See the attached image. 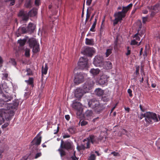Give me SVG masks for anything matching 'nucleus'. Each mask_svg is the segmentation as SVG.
Segmentation results:
<instances>
[{
    "label": "nucleus",
    "instance_id": "c9c22d12",
    "mask_svg": "<svg viewBox=\"0 0 160 160\" xmlns=\"http://www.w3.org/2000/svg\"><path fill=\"white\" fill-rule=\"evenodd\" d=\"M8 63H11L12 65L15 66L16 65V62L15 61V59L11 58Z\"/></svg>",
    "mask_w": 160,
    "mask_h": 160
},
{
    "label": "nucleus",
    "instance_id": "4468645a",
    "mask_svg": "<svg viewBox=\"0 0 160 160\" xmlns=\"http://www.w3.org/2000/svg\"><path fill=\"white\" fill-rule=\"evenodd\" d=\"M83 94V93L82 89L80 88H78L75 91V96L78 98H81Z\"/></svg>",
    "mask_w": 160,
    "mask_h": 160
},
{
    "label": "nucleus",
    "instance_id": "b1692460",
    "mask_svg": "<svg viewBox=\"0 0 160 160\" xmlns=\"http://www.w3.org/2000/svg\"><path fill=\"white\" fill-rule=\"evenodd\" d=\"M94 92L95 94L98 96H101L103 95L104 91L101 88H98L95 90Z\"/></svg>",
    "mask_w": 160,
    "mask_h": 160
},
{
    "label": "nucleus",
    "instance_id": "6e6d98bb",
    "mask_svg": "<svg viewBox=\"0 0 160 160\" xmlns=\"http://www.w3.org/2000/svg\"><path fill=\"white\" fill-rule=\"evenodd\" d=\"M148 17H144L142 18V22L144 23L146 22V21L147 20Z\"/></svg>",
    "mask_w": 160,
    "mask_h": 160
},
{
    "label": "nucleus",
    "instance_id": "603ef678",
    "mask_svg": "<svg viewBox=\"0 0 160 160\" xmlns=\"http://www.w3.org/2000/svg\"><path fill=\"white\" fill-rule=\"evenodd\" d=\"M63 135V138H68L70 137V136L68 134H62Z\"/></svg>",
    "mask_w": 160,
    "mask_h": 160
},
{
    "label": "nucleus",
    "instance_id": "7c9ffc66",
    "mask_svg": "<svg viewBox=\"0 0 160 160\" xmlns=\"http://www.w3.org/2000/svg\"><path fill=\"white\" fill-rule=\"evenodd\" d=\"M97 18L96 17H95V18L94 20V23H93V24L92 27L91 28V31L92 32H94L95 31V26L97 22Z\"/></svg>",
    "mask_w": 160,
    "mask_h": 160
},
{
    "label": "nucleus",
    "instance_id": "423d86ee",
    "mask_svg": "<svg viewBox=\"0 0 160 160\" xmlns=\"http://www.w3.org/2000/svg\"><path fill=\"white\" fill-rule=\"evenodd\" d=\"M2 87L3 89V91H4V92L2 94V99H3L4 101L6 102L11 100L12 98V97L9 94H8V92H7L6 91L4 90V89L5 88L6 89H7V90H8V86H6L5 83L3 84L2 85Z\"/></svg>",
    "mask_w": 160,
    "mask_h": 160
},
{
    "label": "nucleus",
    "instance_id": "09e8293b",
    "mask_svg": "<svg viewBox=\"0 0 160 160\" xmlns=\"http://www.w3.org/2000/svg\"><path fill=\"white\" fill-rule=\"evenodd\" d=\"M138 42L136 41H131V45H137Z\"/></svg>",
    "mask_w": 160,
    "mask_h": 160
},
{
    "label": "nucleus",
    "instance_id": "ea45409f",
    "mask_svg": "<svg viewBox=\"0 0 160 160\" xmlns=\"http://www.w3.org/2000/svg\"><path fill=\"white\" fill-rule=\"evenodd\" d=\"M101 99L104 102H107L109 100V98L108 96L102 97Z\"/></svg>",
    "mask_w": 160,
    "mask_h": 160
},
{
    "label": "nucleus",
    "instance_id": "c03bdc74",
    "mask_svg": "<svg viewBox=\"0 0 160 160\" xmlns=\"http://www.w3.org/2000/svg\"><path fill=\"white\" fill-rule=\"evenodd\" d=\"M95 52V49L93 47H91V57H92L93 54Z\"/></svg>",
    "mask_w": 160,
    "mask_h": 160
},
{
    "label": "nucleus",
    "instance_id": "a878e982",
    "mask_svg": "<svg viewBox=\"0 0 160 160\" xmlns=\"http://www.w3.org/2000/svg\"><path fill=\"white\" fill-rule=\"evenodd\" d=\"M32 0H26L24 7L27 8H30L32 7Z\"/></svg>",
    "mask_w": 160,
    "mask_h": 160
},
{
    "label": "nucleus",
    "instance_id": "f257e3e1",
    "mask_svg": "<svg viewBox=\"0 0 160 160\" xmlns=\"http://www.w3.org/2000/svg\"><path fill=\"white\" fill-rule=\"evenodd\" d=\"M18 106V103L17 102L13 103H8L6 102L3 99H0V107H4L7 109H0V116L2 118L3 121L0 120V125L3 122L5 118L7 120L9 121L12 118L14 115V112Z\"/></svg>",
    "mask_w": 160,
    "mask_h": 160
},
{
    "label": "nucleus",
    "instance_id": "1a4fd4ad",
    "mask_svg": "<svg viewBox=\"0 0 160 160\" xmlns=\"http://www.w3.org/2000/svg\"><path fill=\"white\" fill-rule=\"evenodd\" d=\"M104 62V58L102 56H96L93 61V64L96 67L102 68Z\"/></svg>",
    "mask_w": 160,
    "mask_h": 160
},
{
    "label": "nucleus",
    "instance_id": "58836bf2",
    "mask_svg": "<svg viewBox=\"0 0 160 160\" xmlns=\"http://www.w3.org/2000/svg\"><path fill=\"white\" fill-rule=\"evenodd\" d=\"M77 148L78 151H80L82 150H83L85 148V146L83 145H78L77 147Z\"/></svg>",
    "mask_w": 160,
    "mask_h": 160
},
{
    "label": "nucleus",
    "instance_id": "a211bd4d",
    "mask_svg": "<svg viewBox=\"0 0 160 160\" xmlns=\"http://www.w3.org/2000/svg\"><path fill=\"white\" fill-rule=\"evenodd\" d=\"M145 32V30H143L139 32V30H138V33L135 34L133 38H135L136 40H140V37H142V35H144Z\"/></svg>",
    "mask_w": 160,
    "mask_h": 160
},
{
    "label": "nucleus",
    "instance_id": "e2e57ef3",
    "mask_svg": "<svg viewBox=\"0 0 160 160\" xmlns=\"http://www.w3.org/2000/svg\"><path fill=\"white\" fill-rule=\"evenodd\" d=\"M85 0H84V2L83 4V8H82V14L81 17L82 18L83 17V15H84V5H85Z\"/></svg>",
    "mask_w": 160,
    "mask_h": 160
},
{
    "label": "nucleus",
    "instance_id": "8fccbe9b",
    "mask_svg": "<svg viewBox=\"0 0 160 160\" xmlns=\"http://www.w3.org/2000/svg\"><path fill=\"white\" fill-rule=\"evenodd\" d=\"M40 4V0H35V4L37 6H38Z\"/></svg>",
    "mask_w": 160,
    "mask_h": 160
},
{
    "label": "nucleus",
    "instance_id": "ddd939ff",
    "mask_svg": "<svg viewBox=\"0 0 160 160\" xmlns=\"http://www.w3.org/2000/svg\"><path fill=\"white\" fill-rule=\"evenodd\" d=\"M63 144V141L62 140L61 141V143L60 145V148H63L67 149H68L72 148V143L68 142H66L64 143L62 146Z\"/></svg>",
    "mask_w": 160,
    "mask_h": 160
},
{
    "label": "nucleus",
    "instance_id": "c756f323",
    "mask_svg": "<svg viewBox=\"0 0 160 160\" xmlns=\"http://www.w3.org/2000/svg\"><path fill=\"white\" fill-rule=\"evenodd\" d=\"M110 47L111 48L108 49L106 50V52L105 53L106 57H108L112 52V46H111Z\"/></svg>",
    "mask_w": 160,
    "mask_h": 160
},
{
    "label": "nucleus",
    "instance_id": "72a5a7b5",
    "mask_svg": "<svg viewBox=\"0 0 160 160\" xmlns=\"http://www.w3.org/2000/svg\"><path fill=\"white\" fill-rule=\"evenodd\" d=\"M115 19L113 20V25L114 26L116 25V24H117L119 22H121V21L118 18L116 17H115Z\"/></svg>",
    "mask_w": 160,
    "mask_h": 160
},
{
    "label": "nucleus",
    "instance_id": "79ce46f5",
    "mask_svg": "<svg viewBox=\"0 0 160 160\" xmlns=\"http://www.w3.org/2000/svg\"><path fill=\"white\" fill-rule=\"evenodd\" d=\"M26 41H18V42L21 46H23L25 43Z\"/></svg>",
    "mask_w": 160,
    "mask_h": 160
},
{
    "label": "nucleus",
    "instance_id": "39448f33",
    "mask_svg": "<svg viewBox=\"0 0 160 160\" xmlns=\"http://www.w3.org/2000/svg\"><path fill=\"white\" fill-rule=\"evenodd\" d=\"M147 118H145V120L146 122L149 124L152 122V120L154 122L158 121V118L157 114L154 112H148L146 115Z\"/></svg>",
    "mask_w": 160,
    "mask_h": 160
},
{
    "label": "nucleus",
    "instance_id": "6e6552de",
    "mask_svg": "<svg viewBox=\"0 0 160 160\" xmlns=\"http://www.w3.org/2000/svg\"><path fill=\"white\" fill-rule=\"evenodd\" d=\"M28 42L30 47L33 48V52L36 53L39 51V45L37 41H28Z\"/></svg>",
    "mask_w": 160,
    "mask_h": 160
},
{
    "label": "nucleus",
    "instance_id": "4be33fe9",
    "mask_svg": "<svg viewBox=\"0 0 160 160\" xmlns=\"http://www.w3.org/2000/svg\"><path fill=\"white\" fill-rule=\"evenodd\" d=\"M38 12V10L35 8H33L28 12L29 16L33 17L37 15Z\"/></svg>",
    "mask_w": 160,
    "mask_h": 160
},
{
    "label": "nucleus",
    "instance_id": "412c9836",
    "mask_svg": "<svg viewBox=\"0 0 160 160\" xmlns=\"http://www.w3.org/2000/svg\"><path fill=\"white\" fill-rule=\"evenodd\" d=\"M148 9L152 10L156 12L160 11V4H157L153 6L148 7Z\"/></svg>",
    "mask_w": 160,
    "mask_h": 160
},
{
    "label": "nucleus",
    "instance_id": "dca6fc26",
    "mask_svg": "<svg viewBox=\"0 0 160 160\" xmlns=\"http://www.w3.org/2000/svg\"><path fill=\"white\" fill-rule=\"evenodd\" d=\"M81 52L84 55L90 56V48L89 47L85 46L83 48Z\"/></svg>",
    "mask_w": 160,
    "mask_h": 160
},
{
    "label": "nucleus",
    "instance_id": "7ed1b4c3",
    "mask_svg": "<svg viewBox=\"0 0 160 160\" xmlns=\"http://www.w3.org/2000/svg\"><path fill=\"white\" fill-rule=\"evenodd\" d=\"M132 6V3H130L126 7H123L121 11H119L115 12L114 15V17H116L121 21L122 18H124L128 11L131 8Z\"/></svg>",
    "mask_w": 160,
    "mask_h": 160
},
{
    "label": "nucleus",
    "instance_id": "a19ab883",
    "mask_svg": "<svg viewBox=\"0 0 160 160\" xmlns=\"http://www.w3.org/2000/svg\"><path fill=\"white\" fill-rule=\"evenodd\" d=\"M147 113V112H146L145 113H142L141 114L140 116H139V118H140V119H142L143 118H147V116L146 115Z\"/></svg>",
    "mask_w": 160,
    "mask_h": 160
},
{
    "label": "nucleus",
    "instance_id": "0e129e2a",
    "mask_svg": "<svg viewBox=\"0 0 160 160\" xmlns=\"http://www.w3.org/2000/svg\"><path fill=\"white\" fill-rule=\"evenodd\" d=\"M72 160H78V158L76 157L75 156L74 154L73 156L72 157Z\"/></svg>",
    "mask_w": 160,
    "mask_h": 160
},
{
    "label": "nucleus",
    "instance_id": "9d476101",
    "mask_svg": "<svg viewBox=\"0 0 160 160\" xmlns=\"http://www.w3.org/2000/svg\"><path fill=\"white\" fill-rule=\"evenodd\" d=\"M72 107L76 110L77 114L78 115H80L82 113V109L81 103L74 101L72 104Z\"/></svg>",
    "mask_w": 160,
    "mask_h": 160
},
{
    "label": "nucleus",
    "instance_id": "e433bc0d",
    "mask_svg": "<svg viewBox=\"0 0 160 160\" xmlns=\"http://www.w3.org/2000/svg\"><path fill=\"white\" fill-rule=\"evenodd\" d=\"M25 55L27 57H29L30 56V49L26 48L25 50Z\"/></svg>",
    "mask_w": 160,
    "mask_h": 160
},
{
    "label": "nucleus",
    "instance_id": "2f4dec72",
    "mask_svg": "<svg viewBox=\"0 0 160 160\" xmlns=\"http://www.w3.org/2000/svg\"><path fill=\"white\" fill-rule=\"evenodd\" d=\"M68 131L71 133L74 134L76 132V129L74 127L72 126L70 127L68 129Z\"/></svg>",
    "mask_w": 160,
    "mask_h": 160
},
{
    "label": "nucleus",
    "instance_id": "aec40b11",
    "mask_svg": "<svg viewBox=\"0 0 160 160\" xmlns=\"http://www.w3.org/2000/svg\"><path fill=\"white\" fill-rule=\"evenodd\" d=\"M83 89L85 93L89 92L90 90V85L89 82H85L83 86Z\"/></svg>",
    "mask_w": 160,
    "mask_h": 160
},
{
    "label": "nucleus",
    "instance_id": "c85d7f7f",
    "mask_svg": "<svg viewBox=\"0 0 160 160\" xmlns=\"http://www.w3.org/2000/svg\"><path fill=\"white\" fill-rule=\"evenodd\" d=\"M21 31L23 33H26L28 32L27 27H22L18 28V31Z\"/></svg>",
    "mask_w": 160,
    "mask_h": 160
},
{
    "label": "nucleus",
    "instance_id": "a18cd8bd",
    "mask_svg": "<svg viewBox=\"0 0 160 160\" xmlns=\"http://www.w3.org/2000/svg\"><path fill=\"white\" fill-rule=\"evenodd\" d=\"M111 154H113L114 156H120V154L118 152H116L114 151L112 152L111 153Z\"/></svg>",
    "mask_w": 160,
    "mask_h": 160
},
{
    "label": "nucleus",
    "instance_id": "49530a36",
    "mask_svg": "<svg viewBox=\"0 0 160 160\" xmlns=\"http://www.w3.org/2000/svg\"><path fill=\"white\" fill-rule=\"evenodd\" d=\"M96 156L94 154H91V160H95Z\"/></svg>",
    "mask_w": 160,
    "mask_h": 160
},
{
    "label": "nucleus",
    "instance_id": "f8f14e48",
    "mask_svg": "<svg viewBox=\"0 0 160 160\" xmlns=\"http://www.w3.org/2000/svg\"><path fill=\"white\" fill-rule=\"evenodd\" d=\"M107 76L105 75H102L100 77V79L98 81V83L101 85H106L108 82Z\"/></svg>",
    "mask_w": 160,
    "mask_h": 160
},
{
    "label": "nucleus",
    "instance_id": "393cba45",
    "mask_svg": "<svg viewBox=\"0 0 160 160\" xmlns=\"http://www.w3.org/2000/svg\"><path fill=\"white\" fill-rule=\"evenodd\" d=\"M99 141V139L96 136L91 135V143L92 144L98 143Z\"/></svg>",
    "mask_w": 160,
    "mask_h": 160
},
{
    "label": "nucleus",
    "instance_id": "bf43d9fd",
    "mask_svg": "<svg viewBox=\"0 0 160 160\" xmlns=\"http://www.w3.org/2000/svg\"><path fill=\"white\" fill-rule=\"evenodd\" d=\"M9 124L8 123H6L2 126V128H6L9 125Z\"/></svg>",
    "mask_w": 160,
    "mask_h": 160
},
{
    "label": "nucleus",
    "instance_id": "37998d69",
    "mask_svg": "<svg viewBox=\"0 0 160 160\" xmlns=\"http://www.w3.org/2000/svg\"><path fill=\"white\" fill-rule=\"evenodd\" d=\"M58 150L60 152V154L61 157L65 155V152L63 150H61L60 148Z\"/></svg>",
    "mask_w": 160,
    "mask_h": 160
},
{
    "label": "nucleus",
    "instance_id": "864d4df0",
    "mask_svg": "<svg viewBox=\"0 0 160 160\" xmlns=\"http://www.w3.org/2000/svg\"><path fill=\"white\" fill-rule=\"evenodd\" d=\"M21 31H18H18L16 32L15 35L17 37H18L21 35Z\"/></svg>",
    "mask_w": 160,
    "mask_h": 160
},
{
    "label": "nucleus",
    "instance_id": "473e14b6",
    "mask_svg": "<svg viewBox=\"0 0 160 160\" xmlns=\"http://www.w3.org/2000/svg\"><path fill=\"white\" fill-rule=\"evenodd\" d=\"M120 47V45L118 42V41H115L114 42V48L115 50H117Z\"/></svg>",
    "mask_w": 160,
    "mask_h": 160
},
{
    "label": "nucleus",
    "instance_id": "4c0bfd02",
    "mask_svg": "<svg viewBox=\"0 0 160 160\" xmlns=\"http://www.w3.org/2000/svg\"><path fill=\"white\" fill-rule=\"evenodd\" d=\"M25 82L28 84L31 85L33 82V79L32 78H30L28 80H25Z\"/></svg>",
    "mask_w": 160,
    "mask_h": 160
},
{
    "label": "nucleus",
    "instance_id": "cd10ccee",
    "mask_svg": "<svg viewBox=\"0 0 160 160\" xmlns=\"http://www.w3.org/2000/svg\"><path fill=\"white\" fill-rule=\"evenodd\" d=\"M48 69V67L47 64L45 63L44 68L43 66L42 67V75L46 74L47 72Z\"/></svg>",
    "mask_w": 160,
    "mask_h": 160
},
{
    "label": "nucleus",
    "instance_id": "5701e85b",
    "mask_svg": "<svg viewBox=\"0 0 160 160\" xmlns=\"http://www.w3.org/2000/svg\"><path fill=\"white\" fill-rule=\"evenodd\" d=\"M22 73L23 77H24L26 75L29 76L32 75V71L29 68L27 69L26 70H23L22 72Z\"/></svg>",
    "mask_w": 160,
    "mask_h": 160
},
{
    "label": "nucleus",
    "instance_id": "4d7b16f0",
    "mask_svg": "<svg viewBox=\"0 0 160 160\" xmlns=\"http://www.w3.org/2000/svg\"><path fill=\"white\" fill-rule=\"evenodd\" d=\"M45 86V83L42 82H41V86L40 88L41 89H42Z\"/></svg>",
    "mask_w": 160,
    "mask_h": 160
},
{
    "label": "nucleus",
    "instance_id": "20e7f679",
    "mask_svg": "<svg viewBox=\"0 0 160 160\" xmlns=\"http://www.w3.org/2000/svg\"><path fill=\"white\" fill-rule=\"evenodd\" d=\"M88 59L85 56L81 57L79 60L78 64L80 69L88 70L89 68Z\"/></svg>",
    "mask_w": 160,
    "mask_h": 160
},
{
    "label": "nucleus",
    "instance_id": "5fc2aeb1",
    "mask_svg": "<svg viewBox=\"0 0 160 160\" xmlns=\"http://www.w3.org/2000/svg\"><path fill=\"white\" fill-rule=\"evenodd\" d=\"M139 67H137L136 68V70L135 72V74L137 75H138L139 74Z\"/></svg>",
    "mask_w": 160,
    "mask_h": 160
},
{
    "label": "nucleus",
    "instance_id": "de8ad7c7",
    "mask_svg": "<svg viewBox=\"0 0 160 160\" xmlns=\"http://www.w3.org/2000/svg\"><path fill=\"white\" fill-rule=\"evenodd\" d=\"M132 91L129 88L128 90V92L129 93V96L131 97H132Z\"/></svg>",
    "mask_w": 160,
    "mask_h": 160
},
{
    "label": "nucleus",
    "instance_id": "f3484780",
    "mask_svg": "<svg viewBox=\"0 0 160 160\" xmlns=\"http://www.w3.org/2000/svg\"><path fill=\"white\" fill-rule=\"evenodd\" d=\"M41 138L42 137L41 136H39L38 135H37L32 141V144L36 145L40 144L41 142Z\"/></svg>",
    "mask_w": 160,
    "mask_h": 160
},
{
    "label": "nucleus",
    "instance_id": "2eb2a0df",
    "mask_svg": "<svg viewBox=\"0 0 160 160\" xmlns=\"http://www.w3.org/2000/svg\"><path fill=\"white\" fill-rule=\"evenodd\" d=\"M102 66V68L107 70L110 69L112 68V64L111 62L109 61L104 62V61Z\"/></svg>",
    "mask_w": 160,
    "mask_h": 160
},
{
    "label": "nucleus",
    "instance_id": "6ab92c4d",
    "mask_svg": "<svg viewBox=\"0 0 160 160\" xmlns=\"http://www.w3.org/2000/svg\"><path fill=\"white\" fill-rule=\"evenodd\" d=\"M27 30L28 32L32 33L35 30L36 26L33 24L30 23L27 27Z\"/></svg>",
    "mask_w": 160,
    "mask_h": 160
},
{
    "label": "nucleus",
    "instance_id": "69168bd1",
    "mask_svg": "<svg viewBox=\"0 0 160 160\" xmlns=\"http://www.w3.org/2000/svg\"><path fill=\"white\" fill-rule=\"evenodd\" d=\"M122 132L124 134L127 135V131L125 130V129H123L122 130Z\"/></svg>",
    "mask_w": 160,
    "mask_h": 160
},
{
    "label": "nucleus",
    "instance_id": "f704fd0d",
    "mask_svg": "<svg viewBox=\"0 0 160 160\" xmlns=\"http://www.w3.org/2000/svg\"><path fill=\"white\" fill-rule=\"evenodd\" d=\"M90 14L89 13V8H88L87 10V16L85 20V24H86L87 22L88 21L89 19L90 18Z\"/></svg>",
    "mask_w": 160,
    "mask_h": 160
},
{
    "label": "nucleus",
    "instance_id": "f03ea898",
    "mask_svg": "<svg viewBox=\"0 0 160 160\" xmlns=\"http://www.w3.org/2000/svg\"><path fill=\"white\" fill-rule=\"evenodd\" d=\"M91 108L96 113L99 114L104 109L105 107L95 99L91 100Z\"/></svg>",
    "mask_w": 160,
    "mask_h": 160
},
{
    "label": "nucleus",
    "instance_id": "9b49d317",
    "mask_svg": "<svg viewBox=\"0 0 160 160\" xmlns=\"http://www.w3.org/2000/svg\"><path fill=\"white\" fill-rule=\"evenodd\" d=\"M18 16L19 17H21L22 20L24 21H27L29 16L28 13L27 12H24L23 10H21L19 12Z\"/></svg>",
    "mask_w": 160,
    "mask_h": 160
},
{
    "label": "nucleus",
    "instance_id": "338daca9",
    "mask_svg": "<svg viewBox=\"0 0 160 160\" xmlns=\"http://www.w3.org/2000/svg\"><path fill=\"white\" fill-rule=\"evenodd\" d=\"M15 2V0H11V2L10 5L12 6L14 4Z\"/></svg>",
    "mask_w": 160,
    "mask_h": 160
},
{
    "label": "nucleus",
    "instance_id": "0eeeda50",
    "mask_svg": "<svg viewBox=\"0 0 160 160\" xmlns=\"http://www.w3.org/2000/svg\"><path fill=\"white\" fill-rule=\"evenodd\" d=\"M87 74L82 73H77L75 76L74 82L77 84L82 82L84 80V78L87 76Z\"/></svg>",
    "mask_w": 160,
    "mask_h": 160
},
{
    "label": "nucleus",
    "instance_id": "680f3d73",
    "mask_svg": "<svg viewBox=\"0 0 160 160\" xmlns=\"http://www.w3.org/2000/svg\"><path fill=\"white\" fill-rule=\"evenodd\" d=\"M41 155V152H39L36 154L35 156V158H37L38 157H40Z\"/></svg>",
    "mask_w": 160,
    "mask_h": 160
},
{
    "label": "nucleus",
    "instance_id": "774afa93",
    "mask_svg": "<svg viewBox=\"0 0 160 160\" xmlns=\"http://www.w3.org/2000/svg\"><path fill=\"white\" fill-rule=\"evenodd\" d=\"M85 114L88 117H89L90 115V111L88 110L85 113Z\"/></svg>",
    "mask_w": 160,
    "mask_h": 160
},
{
    "label": "nucleus",
    "instance_id": "052dcab7",
    "mask_svg": "<svg viewBox=\"0 0 160 160\" xmlns=\"http://www.w3.org/2000/svg\"><path fill=\"white\" fill-rule=\"evenodd\" d=\"M130 53H131V51L130 50H129V47H127V52L126 53V55L127 56H128L130 54Z\"/></svg>",
    "mask_w": 160,
    "mask_h": 160
},
{
    "label": "nucleus",
    "instance_id": "13d9d810",
    "mask_svg": "<svg viewBox=\"0 0 160 160\" xmlns=\"http://www.w3.org/2000/svg\"><path fill=\"white\" fill-rule=\"evenodd\" d=\"M3 63V60L2 58L0 56V67L2 66V64Z\"/></svg>",
    "mask_w": 160,
    "mask_h": 160
},
{
    "label": "nucleus",
    "instance_id": "3c124183",
    "mask_svg": "<svg viewBox=\"0 0 160 160\" xmlns=\"http://www.w3.org/2000/svg\"><path fill=\"white\" fill-rule=\"evenodd\" d=\"M87 124V122L86 121L83 120L81 123V126H84Z\"/></svg>",
    "mask_w": 160,
    "mask_h": 160
},
{
    "label": "nucleus",
    "instance_id": "bb28decb",
    "mask_svg": "<svg viewBox=\"0 0 160 160\" xmlns=\"http://www.w3.org/2000/svg\"><path fill=\"white\" fill-rule=\"evenodd\" d=\"M100 72V70L98 69H94L93 68L91 69V73H92L93 75H97Z\"/></svg>",
    "mask_w": 160,
    "mask_h": 160
}]
</instances>
